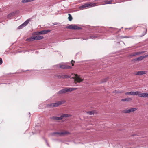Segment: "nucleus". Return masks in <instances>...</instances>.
I'll return each instance as SVG.
<instances>
[{"mask_svg":"<svg viewBox=\"0 0 148 148\" xmlns=\"http://www.w3.org/2000/svg\"><path fill=\"white\" fill-rule=\"evenodd\" d=\"M96 5V3H86L79 7V8L80 10H82L84 9V8H85L92 7L95 6Z\"/></svg>","mask_w":148,"mask_h":148,"instance_id":"nucleus-1","label":"nucleus"},{"mask_svg":"<svg viewBox=\"0 0 148 148\" xmlns=\"http://www.w3.org/2000/svg\"><path fill=\"white\" fill-rule=\"evenodd\" d=\"M137 110V108H130L128 109H125L122 111V112L125 114H130L131 112H133L136 111Z\"/></svg>","mask_w":148,"mask_h":148,"instance_id":"nucleus-2","label":"nucleus"},{"mask_svg":"<svg viewBox=\"0 0 148 148\" xmlns=\"http://www.w3.org/2000/svg\"><path fill=\"white\" fill-rule=\"evenodd\" d=\"M73 78V79H74L75 81H76L78 83H80L83 80V79L81 77L80 75H79L77 74H75V77Z\"/></svg>","mask_w":148,"mask_h":148,"instance_id":"nucleus-3","label":"nucleus"},{"mask_svg":"<svg viewBox=\"0 0 148 148\" xmlns=\"http://www.w3.org/2000/svg\"><path fill=\"white\" fill-rule=\"evenodd\" d=\"M67 28L72 30H79L82 28L75 25H71L67 27Z\"/></svg>","mask_w":148,"mask_h":148,"instance_id":"nucleus-4","label":"nucleus"},{"mask_svg":"<svg viewBox=\"0 0 148 148\" xmlns=\"http://www.w3.org/2000/svg\"><path fill=\"white\" fill-rule=\"evenodd\" d=\"M140 94V91H131L130 92H126L125 93V95H138V96L139 97L140 95H139Z\"/></svg>","mask_w":148,"mask_h":148,"instance_id":"nucleus-5","label":"nucleus"},{"mask_svg":"<svg viewBox=\"0 0 148 148\" xmlns=\"http://www.w3.org/2000/svg\"><path fill=\"white\" fill-rule=\"evenodd\" d=\"M51 31L50 30H42L40 32H36V35L39 34H45Z\"/></svg>","mask_w":148,"mask_h":148,"instance_id":"nucleus-6","label":"nucleus"},{"mask_svg":"<svg viewBox=\"0 0 148 148\" xmlns=\"http://www.w3.org/2000/svg\"><path fill=\"white\" fill-rule=\"evenodd\" d=\"M29 22V20H27L26 21H25L24 22L23 24H22L20 26H19L18 28V29H22L23 27L26 26Z\"/></svg>","mask_w":148,"mask_h":148,"instance_id":"nucleus-7","label":"nucleus"},{"mask_svg":"<svg viewBox=\"0 0 148 148\" xmlns=\"http://www.w3.org/2000/svg\"><path fill=\"white\" fill-rule=\"evenodd\" d=\"M29 22V20H27L26 21H25L24 22L23 24H22L20 26H19L18 28V29H22L23 27L26 26Z\"/></svg>","mask_w":148,"mask_h":148,"instance_id":"nucleus-8","label":"nucleus"},{"mask_svg":"<svg viewBox=\"0 0 148 148\" xmlns=\"http://www.w3.org/2000/svg\"><path fill=\"white\" fill-rule=\"evenodd\" d=\"M60 67L63 69H70L72 68V67L66 64H59Z\"/></svg>","mask_w":148,"mask_h":148,"instance_id":"nucleus-9","label":"nucleus"},{"mask_svg":"<svg viewBox=\"0 0 148 148\" xmlns=\"http://www.w3.org/2000/svg\"><path fill=\"white\" fill-rule=\"evenodd\" d=\"M70 134V132H67V131H65L64 132H54L53 133V134H57L59 135L60 136H61V135H66L67 134Z\"/></svg>","mask_w":148,"mask_h":148,"instance_id":"nucleus-10","label":"nucleus"},{"mask_svg":"<svg viewBox=\"0 0 148 148\" xmlns=\"http://www.w3.org/2000/svg\"><path fill=\"white\" fill-rule=\"evenodd\" d=\"M147 72L146 71H140L137 72L135 74L136 75H141L144 74H146Z\"/></svg>","mask_w":148,"mask_h":148,"instance_id":"nucleus-11","label":"nucleus"},{"mask_svg":"<svg viewBox=\"0 0 148 148\" xmlns=\"http://www.w3.org/2000/svg\"><path fill=\"white\" fill-rule=\"evenodd\" d=\"M139 95H140L139 97H141L144 98L147 97L148 98V93H141V92H140V94Z\"/></svg>","mask_w":148,"mask_h":148,"instance_id":"nucleus-12","label":"nucleus"},{"mask_svg":"<svg viewBox=\"0 0 148 148\" xmlns=\"http://www.w3.org/2000/svg\"><path fill=\"white\" fill-rule=\"evenodd\" d=\"M68 92V91L67 90V88H66L64 89L61 90L58 92V94H62V93H64L66 92Z\"/></svg>","mask_w":148,"mask_h":148,"instance_id":"nucleus-13","label":"nucleus"},{"mask_svg":"<svg viewBox=\"0 0 148 148\" xmlns=\"http://www.w3.org/2000/svg\"><path fill=\"white\" fill-rule=\"evenodd\" d=\"M148 56V55H146L145 56H140L139 57L137 58H136V60L138 61H141L143 60L144 58H146Z\"/></svg>","mask_w":148,"mask_h":148,"instance_id":"nucleus-14","label":"nucleus"},{"mask_svg":"<svg viewBox=\"0 0 148 148\" xmlns=\"http://www.w3.org/2000/svg\"><path fill=\"white\" fill-rule=\"evenodd\" d=\"M50 118L53 120H61L62 118H61V116L60 117H57V116H53L52 117H51Z\"/></svg>","mask_w":148,"mask_h":148,"instance_id":"nucleus-15","label":"nucleus"},{"mask_svg":"<svg viewBox=\"0 0 148 148\" xmlns=\"http://www.w3.org/2000/svg\"><path fill=\"white\" fill-rule=\"evenodd\" d=\"M56 77L58 78H69L70 77L69 76L67 75H63L60 76V75H57Z\"/></svg>","mask_w":148,"mask_h":148,"instance_id":"nucleus-16","label":"nucleus"},{"mask_svg":"<svg viewBox=\"0 0 148 148\" xmlns=\"http://www.w3.org/2000/svg\"><path fill=\"white\" fill-rule=\"evenodd\" d=\"M71 116V115L67 114H64L61 116V118H62V120L64 118L68 117Z\"/></svg>","mask_w":148,"mask_h":148,"instance_id":"nucleus-17","label":"nucleus"},{"mask_svg":"<svg viewBox=\"0 0 148 148\" xmlns=\"http://www.w3.org/2000/svg\"><path fill=\"white\" fill-rule=\"evenodd\" d=\"M132 99L131 98L128 97L122 99L121 101H122L129 102L131 101Z\"/></svg>","mask_w":148,"mask_h":148,"instance_id":"nucleus-18","label":"nucleus"},{"mask_svg":"<svg viewBox=\"0 0 148 148\" xmlns=\"http://www.w3.org/2000/svg\"><path fill=\"white\" fill-rule=\"evenodd\" d=\"M35 40V36H32L26 39L27 41H32Z\"/></svg>","mask_w":148,"mask_h":148,"instance_id":"nucleus-19","label":"nucleus"},{"mask_svg":"<svg viewBox=\"0 0 148 148\" xmlns=\"http://www.w3.org/2000/svg\"><path fill=\"white\" fill-rule=\"evenodd\" d=\"M35 40H40L44 38L43 36H35Z\"/></svg>","mask_w":148,"mask_h":148,"instance_id":"nucleus-20","label":"nucleus"},{"mask_svg":"<svg viewBox=\"0 0 148 148\" xmlns=\"http://www.w3.org/2000/svg\"><path fill=\"white\" fill-rule=\"evenodd\" d=\"M77 89V88H67V91H68V92H69L75 90H76Z\"/></svg>","mask_w":148,"mask_h":148,"instance_id":"nucleus-21","label":"nucleus"},{"mask_svg":"<svg viewBox=\"0 0 148 148\" xmlns=\"http://www.w3.org/2000/svg\"><path fill=\"white\" fill-rule=\"evenodd\" d=\"M35 0H22L21 2L22 3H25L31 2Z\"/></svg>","mask_w":148,"mask_h":148,"instance_id":"nucleus-22","label":"nucleus"},{"mask_svg":"<svg viewBox=\"0 0 148 148\" xmlns=\"http://www.w3.org/2000/svg\"><path fill=\"white\" fill-rule=\"evenodd\" d=\"M68 15H69V17L68 18V19L69 21H71V20H72V19H73V18L72 17V16L70 14H69Z\"/></svg>","mask_w":148,"mask_h":148,"instance_id":"nucleus-23","label":"nucleus"},{"mask_svg":"<svg viewBox=\"0 0 148 148\" xmlns=\"http://www.w3.org/2000/svg\"><path fill=\"white\" fill-rule=\"evenodd\" d=\"M14 12H12V13H11L9 14L8 15V17L9 18V17H12L14 16Z\"/></svg>","mask_w":148,"mask_h":148,"instance_id":"nucleus-24","label":"nucleus"},{"mask_svg":"<svg viewBox=\"0 0 148 148\" xmlns=\"http://www.w3.org/2000/svg\"><path fill=\"white\" fill-rule=\"evenodd\" d=\"M47 106L49 108H52L54 107H53V103L48 104L47 105Z\"/></svg>","mask_w":148,"mask_h":148,"instance_id":"nucleus-25","label":"nucleus"},{"mask_svg":"<svg viewBox=\"0 0 148 148\" xmlns=\"http://www.w3.org/2000/svg\"><path fill=\"white\" fill-rule=\"evenodd\" d=\"M53 107H57L59 105L58 102L55 103H53Z\"/></svg>","mask_w":148,"mask_h":148,"instance_id":"nucleus-26","label":"nucleus"},{"mask_svg":"<svg viewBox=\"0 0 148 148\" xmlns=\"http://www.w3.org/2000/svg\"><path fill=\"white\" fill-rule=\"evenodd\" d=\"M98 37V36H90V38L92 39H94Z\"/></svg>","mask_w":148,"mask_h":148,"instance_id":"nucleus-27","label":"nucleus"},{"mask_svg":"<svg viewBox=\"0 0 148 148\" xmlns=\"http://www.w3.org/2000/svg\"><path fill=\"white\" fill-rule=\"evenodd\" d=\"M58 102L59 104V105H60L64 104L65 102V101H58Z\"/></svg>","mask_w":148,"mask_h":148,"instance_id":"nucleus-28","label":"nucleus"},{"mask_svg":"<svg viewBox=\"0 0 148 148\" xmlns=\"http://www.w3.org/2000/svg\"><path fill=\"white\" fill-rule=\"evenodd\" d=\"M87 114H89L90 115H92L94 113V112L93 111H89L87 112Z\"/></svg>","mask_w":148,"mask_h":148,"instance_id":"nucleus-29","label":"nucleus"},{"mask_svg":"<svg viewBox=\"0 0 148 148\" xmlns=\"http://www.w3.org/2000/svg\"><path fill=\"white\" fill-rule=\"evenodd\" d=\"M144 52V51H142V52H135V53H136L135 55H140V54L143 53Z\"/></svg>","mask_w":148,"mask_h":148,"instance_id":"nucleus-30","label":"nucleus"},{"mask_svg":"<svg viewBox=\"0 0 148 148\" xmlns=\"http://www.w3.org/2000/svg\"><path fill=\"white\" fill-rule=\"evenodd\" d=\"M147 32V29H146V30H145V32H144L142 34V35L141 36H140V37H142L145 34H146Z\"/></svg>","mask_w":148,"mask_h":148,"instance_id":"nucleus-31","label":"nucleus"},{"mask_svg":"<svg viewBox=\"0 0 148 148\" xmlns=\"http://www.w3.org/2000/svg\"><path fill=\"white\" fill-rule=\"evenodd\" d=\"M135 52L132 53H131L130 55L129 56L130 57H133L136 56L135 55Z\"/></svg>","mask_w":148,"mask_h":148,"instance_id":"nucleus-32","label":"nucleus"},{"mask_svg":"<svg viewBox=\"0 0 148 148\" xmlns=\"http://www.w3.org/2000/svg\"><path fill=\"white\" fill-rule=\"evenodd\" d=\"M112 0H110V1H106V4H112Z\"/></svg>","mask_w":148,"mask_h":148,"instance_id":"nucleus-33","label":"nucleus"},{"mask_svg":"<svg viewBox=\"0 0 148 148\" xmlns=\"http://www.w3.org/2000/svg\"><path fill=\"white\" fill-rule=\"evenodd\" d=\"M134 36H124L123 37V38H133Z\"/></svg>","mask_w":148,"mask_h":148,"instance_id":"nucleus-34","label":"nucleus"},{"mask_svg":"<svg viewBox=\"0 0 148 148\" xmlns=\"http://www.w3.org/2000/svg\"><path fill=\"white\" fill-rule=\"evenodd\" d=\"M108 78H105L103 80L102 82L103 83V82H106L108 80Z\"/></svg>","mask_w":148,"mask_h":148,"instance_id":"nucleus-35","label":"nucleus"},{"mask_svg":"<svg viewBox=\"0 0 148 148\" xmlns=\"http://www.w3.org/2000/svg\"><path fill=\"white\" fill-rule=\"evenodd\" d=\"M75 62V61H73V60H72L71 61V63L72 64V66H74L73 63Z\"/></svg>","mask_w":148,"mask_h":148,"instance_id":"nucleus-36","label":"nucleus"},{"mask_svg":"<svg viewBox=\"0 0 148 148\" xmlns=\"http://www.w3.org/2000/svg\"><path fill=\"white\" fill-rule=\"evenodd\" d=\"M2 63V59L0 58V65Z\"/></svg>","mask_w":148,"mask_h":148,"instance_id":"nucleus-37","label":"nucleus"},{"mask_svg":"<svg viewBox=\"0 0 148 148\" xmlns=\"http://www.w3.org/2000/svg\"><path fill=\"white\" fill-rule=\"evenodd\" d=\"M123 92L122 91H117V92H116V93H121Z\"/></svg>","mask_w":148,"mask_h":148,"instance_id":"nucleus-38","label":"nucleus"},{"mask_svg":"<svg viewBox=\"0 0 148 148\" xmlns=\"http://www.w3.org/2000/svg\"><path fill=\"white\" fill-rule=\"evenodd\" d=\"M53 24L54 25H56L57 24V23H53Z\"/></svg>","mask_w":148,"mask_h":148,"instance_id":"nucleus-39","label":"nucleus"},{"mask_svg":"<svg viewBox=\"0 0 148 148\" xmlns=\"http://www.w3.org/2000/svg\"><path fill=\"white\" fill-rule=\"evenodd\" d=\"M47 145H48V146H49V144L48 143H47Z\"/></svg>","mask_w":148,"mask_h":148,"instance_id":"nucleus-40","label":"nucleus"}]
</instances>
